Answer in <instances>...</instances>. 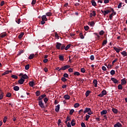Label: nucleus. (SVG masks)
<instances>
[{
    "mask_svg": "<svg viewBox=\"0 0 127 127\" xmlns=\"http://www.w3.org/2000/svg\"><path fill=\"white\" fill-rule=\"evenodd\" d=\"M65 48H66V47H65V45H64V44L62 45V46L61 48V50H64V49L65 50Z\"/></svg>",
    "mask_w": 127,
    "mask_h": 127,
    "instance_id": "33",
    "label": "nucleus"
},
{
    "mask_svg": "<svg viewBox=\"0 0 127 127\" xmlns=\"http://www.w3.org/2000/svg\"><path fill=\"white\" fill-rule=\"evenodd\" d=\"M107 43H108V41H107V40H104L102 43L103 46H105V45H106V44H107Z\"/></svg>",
    "mask_w": 127,
    "mask_h": 127,
    "instance_id": "36",
    "label": "nucleus"
},
{
    "mask_svg": "<svg viewBox=\"0 0 127 127\" xmlns=\"http://www.w3.org/2000/svg\"><path fill=\"white\" fill-rule=\"evenodd\" d=\"M118 87L119 90H123V86L122 84H119Z\"/></svg>",
    "mask_w": 127,
    "mask_h": 127,
    "instance_id": "40",
    "label": "nucleus"
},
{
    "mask_svg": "<svg viewBox=\"0 0 127 127\" xmlns=\"http://www.w3.org/2000/svg\"><path fill=\"white\" fill-rule=\"evenodd\" d=\"M105 95H107V91L106 90H103L101 92V93L99 94L98 96V97H104V96H105Z\"/></svg>",
    "mask_w": 127,
    "mask_h": 127,
    "instance_id": "1",
    "label": "nucleus"
},
{
    "mask_svg": "<svg viewBox=\"0 0 127 127\" xmlns=\"http://www.w3.org/2000/svg\"><path fill=\"white\" fill-rule=\"evenodd\" d=\"M93 114V112H92V111H91V109H90V111L88 112V115H92Z\"/></svg>",
    "mask_w": 127,
    "mask_h": 127,
    "instance_id": "63",
    "label": "nucleus"
},
{
    "mask_svg": "<svg viewBox=\"0 0 127 127\" xmlns=\"http://www.w3.org/2000/svg\"><path fill=\"white\" fill-rule=\"evenodd\" d=\"M81 127H86V125H85V123H84L83 122H82L81 123Z\"/></svg>",
    "mask_w": 127,
    "mask_h": 127,
    "instance_id": "57",
    "label": "nucleus"
},
{
    "mask_svg": "<svg viewBox=\"0 0 127 127\" xmlns=\"http://www.w3.org/2000/svg\"><path fill=\"white\" fill-rule=\"evenodd\" d=\"M70 47H71V45H70V44L67 45L65 47V50H68V49L69 48H70Z\"/></svg>",
    "mask_w": 127,
    "mask_h": 127,
    "instance_id": "41",
    "label": "nucleus"
},
{
    "mask_svg": "<svg viewBox=\"0 0 127 127\" xmlns=\"http://www.w3.org/2000/svg\"><path fill=\"white\" fill-rule=\"evenodd\" d=\"M93 84H94V87H95V88H97V87H98V81L97 80V79H94L93 80Z\"/></svg>",
    "mask_w": 127,
    "mask_h": 127,
    "instance_id": "12",
    "label": "nucleus"
},
{
    "mask_svg": "<svg viewBox=\"0 0 127 127\" xmlns=\"http://www.w3.org/2000/svg\"><path fill=\"white\" fill-rule=\"evenodd\" d=\"M60 110V105H58L56 106L55 111L57 112V113H58Z\"/></svg>",
    "mask_w": 127,
    "mask_h": 127,
    "instance_id": "10",
    "label": "nucleus"
},
{
    "mask_svg": "<svg viewBox=\"0 0 127 127\" xmlns=\"http://www.w3.org/2000/svg\"><path fill=\"white\" fill-rule=\"evenodd\" d=\"M25 70H28L29 69V64H27L25 66Z\"/></svg>",
    "mask_w": 127,
    "mask_h": 127,
    "instance_id": "49",
    "label": "nucleus"
},
{
    "mask_svg": "<svg viewBox=\"0 0 127 127\" xmlns=\"http://www.w3.org/2000/svg\"><path fill=\"white\" fill-rule=\"evenodd\" d=\"M91 3L93 6H96V5H97V3H96V1H95L94 0L91 1Z\"/></svg>",
    "mask_w": 127,
    "mask_h": 127,
    "instance_id": "27",
    "label": "nucleus"
},
{
    "mask_svg": "<svg viewBox=\"0 0 127 127\" xmlns=\"http://www.w3.org/2000/svg\"><path fill=\"white\" fill-rule=\"evenodd\" d=\"M61 46H62V44L59 43V42H57V45H56V48L58 50H60L61 49Z\"/></svg>",
    "mask_w": 127,
    "mask_h": 127,
    "instance_id": "5",
    "label": "nucleus"
},
{
    "mask_svg": "<svg viewBox=\"0 0 127 127\" xmlns=\"http://www.w3.org/2000/svg\"><path fill=\"white\" fill-rule=\"evenodd\" d=\"M111 80L113 82V83H114V84H118V83H119V80H118L116 78L112 77Z\"/></svg>",
    "mask_w": 127,
    "mask_h": 127,
    "instance_id": "3",
    "label": "nucleus"
},
{
    "mask_svg": "<svg viewBox=\"0 0 127 127\" xmlns=\"http://www.w3.org/2000/svg\"><path fill=\"white\" fill-rule=\"evenodd\" d=\"M90 110H91V108H86L85 110L84 111V113L86 114V113H88Z\"/></svg>",
    "mask_w": 127,
    "mask_h": 127,
    "instance_id": "26",
    "label": "nucleus"
},
{
    "mask_svg": "<svg viewBox=\"0 0 127 127\" xmlns=\"http://www.w3.org/2000/svg\"><path fill=\"white\" fill-rule=\"evenodd\" d=\"M89 28H90L88 26H84V29L86 31L89 30Z\"/></svg>",
    "mask_w": 127,
    "mask_h": 127,
    "instance_id": "55",
    "label": "nucleus"
},
{
    "mask_svg": "<svg viewBox=\"0 0 127 127\" xmlns=\"http://www.w3.org/2000/svg\"><path fill=\"white\" fill-rule=\"evenodd\" d=\"M61 80H62V81H63V82H65L67 81V79H66L65 77H62L61 78Z\"/></svg>",
    "mask_w": 127,
    "mask_h": 127,
    "instance_id": "47",
    "label": "nucleus"
},
{
    "mask_svg": "<svg viewBox=\"0 0 127 127\" xmlns=\"http://www.w3.org/2000/svg\"><path fill=\"white\" fill-rule=\"evenodd\" d=\"M74 76H75L76 77H77V76H80V72L76 71L74 72Z\"/></svg>",
    "mask_w": 127,
    "mask_h": 127,
    "instance_id": "30",
    "label": "nucleus"
},
{
    "mask_svg": "<svg viewBox=\"0 0 127 127\" xmlns=\"http://www.w3.org/2000/svg\"><path fill=\"white\" fill-rule=\"evenodd\" d=\"M90 94H91V91L90 90H87L86 93H85V96L86 97H88L89 95H90Z\"/></svg>",
    "mask_w": 127,
    "mask_h": 127,
    "instance_id": "23",
    "label": "nucleus"
},
{
    "mask_svg": "<svg viewBox=\"0 0 127 127\" xmlns=\"http://www.w3.org/2000/svg\"><path fill=\"white\" fill-rule=\"evenodd\" d=\"M68 72H69V73H72V72H73V69H72V68H69V69H68Z\"/></svg>",
    "mask_w": 127,
    "mask_h": 127,
    "instance_id": "62",
    "label": "nucleus"
},
{
    "mask_svg": "<svg viewBox=\"0 0 127 127\" xmlns=\"http://www.w3.org/2000/svg\"><path fill=\"white\" fill-rule=\"evenodd\" d=\"M61 120H60V119H59V120H58V126H60V124H61Z\"/></svg>",
    "mask_w": 127,
    "mask_h": 127,
    "instance_id": "64",
    "label": "nucleus"
},
{
    "mask_svg": "<svg viewBox=\"0 0 127 127\" xmlns=\"http://www.w3.org/2000/svg\"><path fill=\"white\" fill-rule=\"evenodd\" d=\"M29 85L30 87H33V86H35V83L33 81H30L29 82Z\"/></svg>",
    "mask_w": 127,
    "mask_h": 127,
    "instance_id": "19",
    "label": "nucleus"
},
{
    "mask_svg": "<svg viewBox=\"0 0 127 127\" xmlns=\"http://www.w3.org/2000/svg\"><path fill=\"white\" fill-rule=\"evenodd\" d=\"M39 106L42 109H44V108H45V106H44V103H43V101H39Z\"/></svg>",
    "mask_w": 127,
    "mask_h": 127,
    "instance_id": "2",
    "label": "nucleus"
},
{
    "mask_svg": "<svg viewBox=\"0 0 127 127\" xmlns=\"http://www.w3.org/2000/svg\"><path fill=\"white\" fill-rule=\"evenodd\" d=\"M70 124H71V126L72 127H74L75 126V120H72L71 121V122L70 123Z\"/></svg>",
    "mask_w": 127,
    "mask_h": 127,
    "instance_id": "34",
    "label": "nucleus"
},
{
    "mask_svg": "<svg viewBox=\"0 0 127 127\" xmlns=\"http://www.w3.org/2000/svg\"><path fill=\"white\" fill-rule=\"evenodd\" d=\"M111 12V11L110 10H106L105 11H104V15L106 16L108 13H110Z\"/></svg>",
    "mask_w": 127,
    "mask_h": 127,
    "instance_id": "16",
    "label": "nucleus"
},
{
    "mask_svg": "<svg viewBox=\"0 0 127 127\" xmlns=\"http://www.w3.org/2000/svg\"><path fill=\"white\" fill-rule=\"evenodd\" d=\"M13 90L14 91H19V87L18 86H14L13 87Z\"/></svg>",
    "mask_w": 127,
    "mask_h": 127,
    "instance_id": "24",
    "label": "nucleus"
},
{
    "mask_svg": "<svg viewBox=\"0 0 127 127\" xmlns=\"http://www.w3.org/2000/svg\"><path fill=\"white\" fill-rule=\"evenodd\" d=\"M3 99V92H1L0 94V100H2Z\"/></svg>",
    "mask_w": 127,
    "mask_h": 127,
    "instance_id": "37",
    "label": "nucleus"
},
{
    "mask_svg": "<svg viewBox=\"0 0 127 127\" xmlns=\"http://www.w3.org/2000/svg\"><path fill=\"white\" fill-rule=\"evenodd\" d=\"M34 56H35V55H34V54H31L28 57V59H29V60H31V59H33V58H34Z\"/></svg>",
    "mask_w": 127,
    "mask_h": 127,
    "instance_id": "15",
    "label": "nucleus"
},
{
    "mask_svg": "<svg viewBox=\"0 0 127 127\" xmlns=\"http://www.w3.org/2000/svg\"><path fill=\"white\" fill-rule=\"evenodd\" d=\"M43 98L41 96H40L38 98V99H37V101H39V102H40V101H43L42 100H43Z\"/></svg>",
    "mask_w": 127,
    "mask_h": 127,
    "instance_id": "31",
    "label": "nucleus"
},
{
    "mask_svg": "<svg viewBox=\"0 0 127 127\" xmlns=\"http://www.w3.org/2000/svg\"><path fill=\"white\" fill-rule=\"evenodd\" d=\"M68 68H70V65H64V66L62 67V69L63 71H65V70H66V69H68Z\"/></svg>",
    "mask_w": 127,
    "mask_h": 127,
    "instance_id": "7",
    "label": "nucleus"
},
{
    "mask_svg": "<svg viewBox=\"0 0 127 127\" xmlns=\"http://www.w3.org/2000/svg\"><path fill=\"white\" fill-rule=\"evenodd\" d=\"M64 99H65V100H69L70 96H69V95H65L64 96Z\"/></svg>",
    "mask_w": 127,
    "mask_h": 127,
    "instance_id": "22",
    "label": "nucleus"
},
{
    "mask_svg": "<svg viewBox=\"0 0 127 127\" xmlns=\"http://www.w3.org/2000/svg\"><path fill=\"white\" fill-rule=\"evenodd\" d=\"M28 76L26 75V74H23V76H22V78L24 80V79H28Z\"/></svg>",
    "mask_w": 127,
    "mask_h": 127,
    "instance_id": "21",
    "label": "nucleus"
},
{
    "mask_svg": "<svg viewBox=\"0 0 127 127\" xmlns=\"http://www.w3.org/2000/svg\"><path fill=\"white\" fill-rule=\"evenodd\" d=\"M42 20H44L45 21H47L48 19H47V18L46 17V15H44L42 16Z\"/></svg>",
    "mask_w": 127,
    "mask_h": 127,
    "instance_id": "14",
    "label": "nucleus"
},
{
    "mask_svg": "<svg viewBox=\"0 0 127 127\" xmlns=\"http://www.w3.org/2000/svg\"><path fill=\"white\" fill-rule=\"evenodd\" d=\"M80 71L81 73H85L86 72V70H85L84 68H81Z\"/></svg>",
    "mask_w": 127,
    "mask_h": 127,
    "instance_id": "46",
    "label": "nucleus"
},
{
    "mask_svg": "<svg viewBox=\"0 0 127 127\" xmlns=\"http://www.w3.org/2000/svg\"><path fill=\"white\" fill-rule=\"evenodd\" d=\"M46 15L47 16H51V15H52V13H51V12H48L47 13H46Z\"/></svg>",
    "mask_w": 127,
    "mask_h": 127,
    "instance_id": "38",
    "label": "nucleus"
},
{
    "mask_svg": "<svg viewBox=\"0 0 127 127\" xmlns=\"http://www.w3.org/2000/svg\"><path fill=\"white\" fill-rule=\"evenodd\" d=\"M74 111L73 109H71L69 111V115H73V113H74Z\"/></svg>",
    "mask_w": 127,
    "mask_h": 127,
    "instance_id": "54",
    "label": "nucleus"
},
{
    "mask_svg": "<svg viewBox=\"0 0 127 127\" xmlns=\"http://www.w3.org/2000/svg\"><path fill=\"white\" fill-rule=\"evenodd\" d=\"M24 81H25V80H24L23 78H21L18 81V84H19L20 85H22V84H23V83H24Z\"/></svg>",
    "mask_w": 127,
    "mask_h": 127,
    "instance_id": "4",
    "label": "nucleus"
},
{
    "mask_svg": "<svg viewBox=\"0 0 127 127\" xmlns=\"http://www.w3.org/2000/svg\"><path fill=\"white\" fill-rule=\"evenodd\" d=\"M123 125L120 122L117 123V124L114 125V127H122Z\"/></svg>",
    "mask_w": 127,
    "mask_h": 127,
    "instance_id": "8",
    "label": "nucleus"
},
{
    "mask_svg": "<svg viewBox=\"0 0 127 127\" xmlns=\"http://www.w3.org/2000/svg\"><path fill=\"white\" fill-rule=\"evenodd\" d=\"M94 59H95V57L94 56V55H91L90 56V60L93 61L94 60Z\"/></svg>",
    "mask_w": 127,
    "mask_h": 127,
    "instance_id": "59",
    "label": "nucleus"
},
{
    "mask_svg": "<svg viewBox=\"0 0 127 127\" xmlns=\"http://www.w3.org/2000/svg\"><path fill=\"white\" fill-rule=\"evenodd\" d=\"M88 24H89V25H90V26H91V27H93L95 25V22L94 21L89 22Z\"/></svg>",
    "mask_w": 127,
    "mask_h": 127,
    "instance_id": "13",
    "label": "nucleus"
},
{
    "mask_svg": "<svg viewBox=\"0 0 127 127\" xmlns=\"http://www.w3.org/2000/svg\"><path fill=\"white\" fill-rule=\"evenodd\" d=\"M8 72H9V71H7H7H5V72H4L2 74V76H4L5 75H6V74H8Z\"/></svg>",
    "mask_w": 127,
    "mask_h": 127,
    "instance_id": "52",
    "label": "nucleus"
},
{
    "mask_svg": "<svg viewBox=\"0 0 127 127\" xmlns=\"http://www.w3.org/2000/svg\"><path fill=\"white\" fill-rule=\"evenodd\" d=\"M110 74L111 75H115L116 74V71H115V70H112L111 71H110Z\"/></svg>",
    "mask_w": 127,
    "mask_h": 127,
    "instance_id": "35",
    "label": "nucleus"
},
{
    "mask_svg": "<svg viewBox=\"0 0 127 127\" xmlns=\"http://www.w3.org/2000/svg\"><path fill=\"white\" fill-rule=\"evenodd\" d=\"M102 70L103 71H107V67H106V66H102Z\"/></svg>",
    "mask_w": 127,
    "mask_h": 127,
    "instance_id": "60",
    "label": "nucleus"
},
{
    "mask_svg": "<svg viewBox=\"0 0 127 127\" xmlns=\"http://www.w3.org/2000/svg\"><path fill=\"white\" fill-rule=\"evenodd\" d=\"M90 17H92V16H96V11H93L91 13H90Z\"/></svg>",
    "mask_w": 127,
    "mask_h": 127,
    "instance_id": "18",
    "label": "nucleus"
},
{
    "mask_svg": "<svg viewBox=\"0 0 127 127\" xmlns=\"http://www.w3.org/2000/svg\"><path fill=\"white\" fill-rule=\"evenodd\" d=\"M122 2L120 3L118 6V8H121L122 7Z\"/></svg>",
    "mask_w": 127,
    "mask_h": 127,
    "instance_id": "61",
    "label": "nucleus"
},
{
    "mask_svg": "<svg viewBox=\"0 0 127 127\" xmlns=\"http://www.w3.org/2000/svg\"><path fill=\"white\" fill-rule=\"evenodd\" d=\"M113 16H114V13H112L110 14V15L109 16V18L111 20H112V19H113Z\"/></svg>",
    "mask_w": 127,
    "mask_h": 127,
    "instance_id": "43",
    "label": "nucleus"
},
{
    "mask_svg": "<svg viewBox=\"0 0 127 127\" xmlns=\"http://www.w3.org/2000/svg\"><path fill=\"white\" fill-rule=\"evenodd\" d=\"M7 35V34L6 33V32H3L0 34V37L1 38H4V37H5V36H6Z\"/></svg>",
    "mask_w": 127,
    "mask_h": 127,
    "instance_id": "6",
    "label": "nucleus"
},
{
    "mask_svg": "<svg viewBox=\"0 0 127 127\" xmlns=\"http://www.w3.org/2000/svg\"><path fill=\"white\" fill-rule=\"evenodd\" d=\"M59 58L61 61H64V56H63L60 55Z\"/></svg>",
    "mask_w": 127,
    "mask_h": 127,
    "instance_id": "28",
    "label": "nucleus"
},
{
    "mask_svg": "<svg viewBox=\"0 0 127 127\" xmlns=\"http://www.w3.org/2000/svg\"><path fill=\"white\" fill-rule=\"evenodd\" d=\"M40 94H41V93H40V91H37L36 92V96H37V97H39V96H40Z\"/></svg>",
    "mask_w": 127,
    "mask_h": 127,
    "instance_id": "29",
    "label": "nucleus"
},
{
    "mask_svg": "<svg viewBox=\"0 0 127 127\" xmlns=\"http://www.w3.org/2000/svg\"><path fill=\"white\" fill-rule=\"evenodd\" d=\"M23 35H24V32L21 33L20 35H19L18 38L19 39H21V38H22V37L23 36Z\"/></svg>",
    "mask_w": 127,
    "mask_h": 127,
    "instance_id": "25",
    "label": "nucleus"
},
{
    "mask_svg": "<svg viewBox=\"0 0 127 127\" xmlns=\"http://www.w3.org/2000/svg\"><path fill=\"white\" fill-rule=\"evenodd\" d=\"M6 97H7V98H10V97H11V93H8L6 94Z\"/></svg>",
    "mask_w": 127,
    "mask_h": 127,
    "instance_id": "39",
    "label": "nucleus"
},
{
    "mask_svg": "<svg viewBox=\"0 0 127 127\" xmlns=\"http://www.w3.org/2000/svg\"><path fill=\"white\" fill-rule=\"evenodd\" d=\"M127 84V80L126 78H123L121 80V85H126Z\"/></svg>",
    "mask_w": 127,
    "mask_h": 127,
    "instance_id": "9",
    "label": "nucleus"
},
{
    "mask_svg": "<svg viewBox=\"0 0 127 127\" xmlns=\"http://www.w3.org/2000/svg\"><path fill=\"white\" fill-rule=\"evenodd\" d=\"M112 112H113L114 114H118V110L117 109L113 108Z\"/></svg>",
    "mask_w": 127,
    "mask_h": 127,
    "instance_id": "32",
    "label": "nucleus"
},
{
    "mask_svg": "<svg viewBox=\"0 0 127 127\" xmlns=\"http://www.w3.org/2000/svg\"><path fill=\"white\" fill-rule=\"evenodd\" d=\"M79 106H80V104H79V103H75L74 104V108H78V107H79Z\"/></svg>",
    "mask_w": 127,
    "mask_h": 127,
    "instance_id": "56",
    "label": "nucleus"
},
{
    "mask_svg": "<svg viewBox=\"0 0 127 127\" xmlns=\"http://www.w3.org/2000/svg\"><path fill=\"white\" fill-rule=\"evenodd\" d=\"M121 54L122 55H123V56H124V57H126L127 56V53L125 51H124L122 52H121Z\"/></svg>",
    "mask_w": 127,
    "mask_h": 127,
    "instance_id": "17",
    "label": "nucleus"
},
{
    "mask_svg": "<svg viewBox=\"0 0 127 127\" xmlns=\"http://www.w3.org/2000/svg\"><path fill=\"white\" fill-rule=\"evenodd\" d=\"M104 33H105L104 30H101L99 32L100 35H104Z\"/></svg>",
    "mask_w": 127,
    "mask_h": 127,
    "instance_id": "45",
    "label": "nucleus"
},
{
    "mask_svg": "<svg viewBox=\"0 0 127 127\" xmlns=\"http://www.w3.org/2000/svg\"><path fill=\"white\" fill-rule=\"evenodd\" d=\"M44 101L45 102V104H46L47 102H48V98H47V97H45L44 99Z\"/></svg>",
    "mask_w": 127,
    "mask_h": 127,
    "instance_id": "44",
    "label": "nucleus"
},
{
    "mask_svg": "<svg viewBox=\"0 0 127 127\" xmlns=\"http://www.w3.org/2000/svg\"><path fill=\"white\" fill-rule=\"evenodd\" d=\"M11 78H13V79H17L18 77H17V76L13 74L11 75Z\"/></svg>",
    "mask_w": 127,
    "mask_h": 127,
    "instance_id": "48",
    "label": "nucleus"
},
{
    "mask_svg": "<svg viewBox=\"0 0 127 127\" xmlns=\"http://www.w3.org/2000/svg\"><path fill=\"white\" fill-rule=\"evenodd\" d=\"M80 37L81 39H84V35H83V34H82V33H80Z\"/></svg>",
    "mask_w": 127,
    "mask_h": 127,
    "instance_id": "53",
    "label": "nucleus"
},
{
    "mask_svg": "<svg viewBox=\"0 0 127 127\" xmlns=\"http://www.w3.org/2000/svg\"><path fill=\"white\" fill-rule=\"evenodd\" d=\"M35 3H36V0H32L31 4H32V5H34V4H35Z\"/></svg>",
    "mask_w": 127,
    "mask_h": 127,
    "instance_id": "51",
    "label": "nucleus"
},
{
    "mask_svg": "<svg viewBox=\"0 0 127 127\" xmlns=\"http://www.w3.org/2000/svg\"><path fill=\"white\" fill-rule=\"evenodd\" d=\"M68 77H69V75L67 73H64V78H68Z\"/></svg>",
    "mask_w": 127,
    "mask_h": 127,
    "instance_id": "42",
    "label": "nucleus"
},
{
    "mask_svg": "<svg viewBox=\"0 0 127 127\" xmlns=\"http://www.w3.org/2000/svg\"><path fill=\"white\" fill-rule=\"evenodd\" d=\"M85 118V121H89V119H90V115H86Z\"/></svg>",
    "mask_w": 127,
    "mask_h": 127,
    "instance_id": "50",
    "label": "nucleus"
},
{
    "mask_svg": "<svg viewBox=\"0 0 127 127\" xmlns=\"http://www.w3.org/2000/svg\"><path fill=\"white\" fill-rule=\"evenodd\" d=\"M113 49L114 50H115V51H116V52L117 53H119V52L121 51V50H122L121 49H119L116 47H114Z\"/></svg>",
    "mask_w": 127,
    "mask_h": 127,
    "instance_id": "11",
    "label": "nucleus"
},
{
    "mask_svg": "<svg viewBox=\"0 0 127 127\" xmlns=\"http://www.w3.org/2000/svg\"><path fill=\"white\" fill-rule=\"evenodd\" d=\"M107 113H108L107 110H103L102 112H101L100 114L101 116H103V115H107Z\"/></svg>",
    "mask_w": 127,
    "mask_h": 127,
    "instance_id": "20",
    "label": "nucleus"
},
{
    "mask_svg": "<svg viewBox=\"0 0 127 127\" xmlns=\"http://www.w3.org/2000/svg\"><path fill=\"white\" fill-rule=\"evenodd\" d=\"M16 22L18 23V24H19L20 23L21 21L20 19H18L17 20H16Z\"/></svg>",
    "mask_w": 127,
    "mask_h": 127,
    "instance_id": "58",
    "label": "nucleus"
}]
</instances>
